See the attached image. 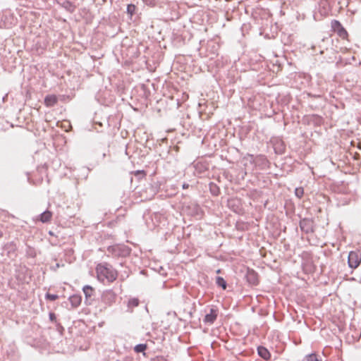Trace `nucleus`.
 I'll list each match as a JSON object with an SVG mask.
<instances>
[{"instance_id":"1","label":"nucleus","mask_w":361,"mask_h":361,"mask_svg":"<svg viewBox=\"0 0 361 361\" xmlns=\"http://www.w3.org/2000/svg\"><path fill=\"white\" fill-rule=\"evenodd\" d=\"M97 278L99 281L104 282H113L117 278V271L107 264H99L96 268Z\"/></svg>"},{"instance_id":"2","label":"nucleus","mask_w":361,"mask_h":361,"mask_svg":"<svg viewBox=\"0 0 361 361\" xmlns=\"http://www.w3.org/2000/svg\"><path fill=\"white\" fill-rule=\"evenodd\" d=\"M348 262L350 268H357L361 263V252L360 250L350 252Z\"/></svg>"},{"instance_id":"3","label":"nucleus","mask_w":361,"mask_h":361,"mask_svg":"<svg viewBox=\"0 0 361 361\" xmlns=\"http://www.w3.org/2000/svg\"><path fill=\"white\" fill-rule=\"evenodd\" d=\"M332 30L338 34V35L343 38L345 39L348 37V32L342 26L341 23L338 20H334L331 23Z\"/></svg>"},{"instance_id":"4","label":"nucleus","mask_w":361,"mask_h":361,"mask_svg":"<svg viewBox=\"0 0 361 361\" xmlns=\"http://www.w3.org/2000/svg\"><path fill=\"white\" fill-rule=\"evenodd\" d=\"M116 299V293L111 290H107L102 294V300L109 305L115 302Z\"/></svg>"},{"instance_id":"5","label":"nucleus","mask_w":361,"mask_h":361,"mask_svg":"<svg viewBox=\"0 0 361 361\" xmlns=\"http://www.w3.org/2000/svg\"><path fill=\"white\" fill-rule=\"evenodd\" d=\"M247 281L251 285H257L258 283V276L254 270H248L246 274Z\"/></svg>"},{"instance_id":"6","label":"nucleus","mask_w":361,"mask_h":361,"mask_svg":"<svg viewBox=\"0 0 361 361\" xmlns=\"http://www.w3.org/2000/svg\"><path fill=\"white\" fill-rule=\"evenodd\" d=\"M57 97L54 94L47 95L44 99V104L47 106H53L57 103Z\"/></svg>"},{"instance_id":"7","label":"nucleus","mask_w":361,"mask_h":361,"mask_svg":"<svg viewBox=\"0 0 361 361\" xmlns=\"http://www.w3.org/2000/svg\"><path fill=\"white\" fill-rule=\"evenodd\" d=\"M217 314L213 309L210 310V312L205 315L204 321L207 323L212 324L216 319Z\"/></svg>"},{"instance_id":"8","label":"nucleus","mask_w":361,"mask_h":361,"mask_svg":"<svg viewBox=\"0 0 361 361\" xmlns=\"http://www.w3.org/2000/svg\"><path fill=\"white\" fill-rule=\"evenodd\" d=\"M51 217H52V213L50 211L47 210L39 215V219L42 223H47L51 221Z\"/></svg>"},{"instance_id":"9","label":"nucleus","mask_w":361,"mask_h":361,"mask_svg":"<svg viewBox=\"0 0 361 361\" xmlns=\"http://www.w3.org/2000/svg\"><path fill=\"white\" fill-rule=\"evenodd\" d=\"M257 352H258L259 355L260 357H262V358H264V360H267L269 359L270 353L267 350V349L265 348L264 347H262V346L258 347Z\"/></svg>"},{"instance_id":"10","label":"nucleus","mask_w":361,"mask_h":361,"mask_svg":"<svg viewBox=\"0 0 361 361\" xmlns=\"http://www.w3.org/2000/svg\"><path fill=\"white\" fill-rule=\"evenodd\" d=\"M69 300H70V302H71L72 306H73L75 307H78L80 304V302H81L80 297L77 296V295H73V296L70 297Z\"/></svg>"},{"instance_id":"11","label":"nucleus","mask_w":361,"mask_h":361,"mask_svg":"<svg viewBox=\"0 0 361 361\" xmlns=\"http://www.w3.org/2000/svg\"><path fill=\"white\" fill-rule=\"evenodd\" d=\"M83 292L86 299H87L92 295L94 289L90 286H85L83 287Z\"/></svg>"},{"instance_id":"12","label":"nucleus","mask_w":361,"mask_h":361,"mask_svg":"<svg viewBox=\"0 0 361 361\" xmlns=\"http://www.w3.org/2000/svg\"><path fill=\"white\" fill-rule=\"evenodd\" d=\"M216 284L222 287L223 289H226V282L222 277L219 276L216 278Z\"/></svg>"},{"instance_id":"13","label":"nucleus","mask_w":361,"mask_h":361,"mask_svg":"<svg viewBox=\"0 0 361 361\" xmlns=\"http://www.w3.org/2000/svg\"><path fill=\"white\" fill-rule=\"evenodd\" d=\"M147 345L145 344H138L135 345L134 350L136 353H142L145 350Z\"/></svg>"},{"instance_id":"14","label":"nucleus","mask_w":361,"mask_h":361,"mask_svg":"<svg viewBox=\"0 0 361 361\" xmlns=\"http://www.w3.org/2000/svg\"><path fill=\"white\" fill-rule=\"evenodd\" d=\"M139 305V300L137 298H131L128 301V307H135Z\"/></svg>"},{"instance_id":"15","label":"nucleus","mask_w":361,"mask_h":361,"mask_svg":"<svg viewBox=\"0 0 361 361\" xmlns=\"http://www.w3.org/2000/svg\"><path fill=\"white\" fill-rule=\"evenodd\" d=\"M304 361H319L317 358V356L315 354H310L307 355Z\"/></svg>"},{"instance_id":"16","label":"nucleus","mask_w":361,"mask_h":361,"mask_svg":"<svg viewBox=\"0 0 361 361\" xmlns=\"http://www.w3.org/2000/svg\"><path fill=\"white\" fill-rule=\"evenodd\" d=\"M310 222L307 220H302L300 221V226L302 230L305 231L306 232L309 231V228H305L307 227V224H310Z\"/></svg>"},{"instance_id":"17","label":"nucleus","mask_w":361,"mask_h":361,"mask_svg":"<svg viewBox=\"0 0 361 361\" xmlns=\"http://www.w3.org/2000/svg\"><path fill=\"white\" fill-rule=\"evenodd\" d=\"M295 194L298 198H301L304 194L303 188L301 187L295 188Z\"/></svg>"},{"instance_id":"18","label":"nucleus","mask_w":361,"mask_h":361,"mask_svg":"<svg viewBox=\"0 0 361 361\" xmlns=\"http://www.w3.org/2000/svg\"><path fill=\"white\" fill-rule=\"evenodd\" d=\"M45 298L47 300L54 301L59 298V295L56 294L47 293Z\"/></svg>"},{"instance_id":"19","label":"nucleus","mask_w":361,"mask_h":361,"mask_svg":"<svg viewBox=\"0 0 361 361\" xmlns=\"http://www.w3.org/2000/svg\"><path fill=\"white\" fill-rule=\"evenodd\" d=\"M135 11V6L133 4H128L127 6V12L130 15H133Z\"/></svg>"},{"instance_id":"20","label":"nucleus","mask_w":361,"mask_h":361,"mask_svg":"<svg viewBox=\"0 0 361 361\" xmlns=\"http://www.w3.org/2000/svg\"><path fill=\"white\" fill-rule=\"evenodd\" d=\"M214 185L213 184H211L210 185V189H211V191L213 194L214 195H217L218 194V189L217 188H215V189H213L212 187H214Z\"/></svg>"},{"instance_id":"21","label":"nucleus","mask_w":361,"mask_h":361,"mask_svg":"<svg viewBox=\"0 0 361 361\" xmlns=\"http://www.w3.org/2000/svg\"><path fill=\"white\" fill-rule=\"evenodd\" d=\"M49 317H50V319L51 321H53L54 319V318H55V314L54 313H50L49 314Z\"/></svg>"},{"instance_id":"22","label":"nucleus","mask_w":361,"mask_h":361,"mask_svg":"<svg viewBox=\"0 0 361 361\" xmlns=\"http://www.w3.org/2000/svg\"><path fill=\"white\" fill-rule=\"evenodd\" d=\"M183 188H188V185L183 184Z\"/></svg>"},{"instance_id":"23","label":"nucleus","mask_w":361,"mask_h":361,"mask_svg":"<svg viewBox=\"0 0 361 361\" xmlns=\"http://www.w3.org/2000/svg\"><path fill=\"white\" fill-rule=\"evenodd\" d=\"M10 245L12 247V248H13V250H15L16 247H15V245H14L13 244H11Z\"/></svg>"}]
</instances>
